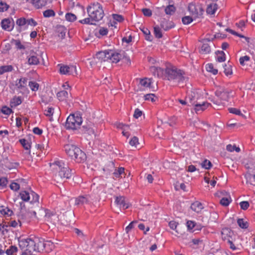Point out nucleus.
I'll return each mask as SVG.
<instances>
[{
	"label": "nucleus",
	"mask_w": 255,
	"mask_h": 255,
	"mask_svg": "<svg viewBox=\"0 0 255 255\" xmlns=\"http://www.w3.org/2000/svg\"><path fill=\"white\" fill-rule=\"evenodd\" d=\"M89 17L79 20L82 24H95L103 18L104 12L102 5L99 2H94L87 7Z\"/></svg>",
	"instance_id": "f257e3e1"
},
{
	"label": "nucleus",
	"mask_w": 255,
	"mask_h": 255,
	"mask_svg": "<svg viewBox=\"0 0 255 255\" xmlns=\"http://www.w3.org/2000/svg\"><path fill=\"white\" fill-rule=\"evenodd\" d=\"M52 168L55 171L54 179L57 182H60L63 179L70 178L73 173L67 165L62 161H56L52 163Z\"/></svg>",
	"instance_id": "f03ea898"
},
{
	"label": "nucleus",
	"mask_w": 255,
	"mask_h": 255,
	"mask_svg": "<svg viewBox=\"0 0 255 255\" xmlns=\"http://www.w3.org/2000/svg\"><path fill=\"white\" fill-rule=\"evenodd\" d=\"M67 154L76 162L81 163L86 159V155L80 148L74 144H67L64 146Z\"/></svg>",
	"instance_id": "7ed1b4c3"
},
{
	"label": "nucleus",
	"mask_w": 255,
	"mask_h": 255,
	"mask_svg": "<svg viewBox=\"0 0 255 255\" xmlns=\"http://www.w3.org/2000/svg\"><path fill=\"white\" fill-rule=\"evenodd\" d=\"M165 75L168 80L176 83L183 82L186 79L185 76V72L175 67L166 68Z\"/></svg>",
	"instance_id": "20e7f679"
},
{
	"label": "nucleus",
	"mask_w": 255,
	"mask_h": 255,
	"mask_svg": "<svg viewBox=\"0 0 255 255\" xmlns=\"http://www.w3.org/2000/svg\"><path fill=\"white\" fill-rule=\"evenodd\" d=\"M82 119L79 114H70L67 118L65 128L67 129L76 130L80 128Z\"/></svg>",
	"instance_id": "39448f33"
},
{
	"label": "nucleus",
	"mask_w": 255,
	"mask_h": 255,
	"mask_svg": "<svg viewBox=\"0 0 255 255\" xmlns=\"http://www.w3.org/2000/svg\"><path fill=\"white\" fill-rule=\"evenodd\" d=\"M19 247L24 251L25 255H31L32 252H36V245L34 239L30 238L22 239L19 241Z\"/></svg>",
	"instance_id": "423d86ee"
},
{
	"label": "nucleus",
	"mask_w": 255,
	"mask_h": 255,
	"mask_svg": "<svg viewBox=\"0 0 255 255\" xmlns=\"http://www.w3.org/2000/svg\"><path fill=\"white\" fill-rule=\"evenodd\" d=\"M188 9L194 19L200 17L203 14V9L199 4L190 3L188 5Z\"/></svg>",
	"instance_id": "0eeeda50"
},
{
	"label": "nucleus",
	"mask_w": 255,
	"mask_h": 255,
	"mask_svg": "<svg viewBox=\"0 0 255 255\" xmlns=\"http://www.w3.org/2000/svg\"><path fill=\"white\" fill-rule=\"evenodd\" d=\"M21 199L24 201H29L30 203L38 202L39 196L33 191L30 192L22 191L20 193Z\"/></svg>",
	"instance_id": "6e6552de"
},
{
	"label": "nucleus",
	"mask_w": 255,
	"mask_h": 255,
	"mask_svg": "<svg viewBox=\"0 0 255 255\" xmlns=\"http://www.w3.org/2000/svg\"><path fill=\"white\" fill-rule=\"evenodd\" d=\"M59 66V72L63 75H77L76 67L73 65H65L63 64H58Z\"/></svg>",
	"instance_id": "1a4fd4ad"
},
{
	"label": "nucleus",
	"mask_w": 255,
	"mask_h": 255,
	"mask_svg": "<svg viewBox=\"0 0 255 255\" xmlns=\"http://www.w3.org/2000/svg\"><path fill=\"white\" fill-rule=\"evenodd\" d=\"M1 26L5 30L10 31L14 26V22L12 19L4 18L1 22Z\"/></svg>",
	"instance_id": "9d476101"
},
{
	"label": "nucleus",
	"mask_w": 255,
	"mask_h": 255,
	"mask_svg": "<svg viewBox=\"0 0 255 255\" xmlns=\"http://www.w3.org/2000/svg\"><path fill=\"white\" fill-rule=\"evenodd\" d=\"M222 238L224 241H228L235 238L234 232L229 228H226L222 229L221 232Z\"/></svg>",
	"instance_id": "9b49d317"
},
{
	"label": "nucleus",
	"mask_w": 255,
	"mask_h": 255,
	"mask_svg": "<svg viewBox=\"0 0 255 255\" xmlns=\"http://www.w3.org/2000/svg\"><path fill=\"white\" fill-rule=\"evenodd\" d=\"M202 45L200 50V53L202 54H207L211 52V46L210 43L211 41L209 39H203L202 40Z\"/></svg>",
	"instance_id": "f8f14e48"
},
{
	"label": "nucleus",
	"mask_w": 255,
	"mask_h": 255,
	"mask_svg": "<svg viewBox=\"0 0 255 255\" xmlns=\"http://www.w3.org/2000/svg\"><path fill=\"white\" fill-rule=\"evenodd\" d=\"M110 50L100 51L97 53L96 57L101 62H109Z\"/></svg>",
	"instance_id": "ddd939ff"
},
{
	"label": "nucleus",
	"mask_w": 255,
	"mask_h": 255,
	"mask_svg": "<svg viewBox=\"0 0 255 255\" xmlns=\"http://www.w3.org/2000/svg\"><path fill=\"white\" fill-rule=\"evenodd\" d=\"M115 202L120 208H122L124 210L128 209L129 206V204L126 202V199L124 196L117 197Z\"/></svg>",
	"instance_id": "4468645a"
},
{
	"label": "nucleus",
	"mask_w": 255,
	"mask_h": 255,
	"mask_svg": "<svg viewBox=\"0 0 255 255\" xmlns=\"http://www.w3.org/2000/svg\"><path fill=\"white\" fill-rule=\"evenodd\" d=\"M122 58V55L114 50H110L109 62L117 63Z\"/></svg>",
	"instance_id": "2eb2a0df"
},
{
	"label": "nucleus",
	"mask_w": 255,
	"mask_h": 255,
	"mask_svg": "<svg viewBox=\"0 0 255 255\" xmlns=\"http://www.w3.org/2000/svg\"><path fill=\"white\" fill-rule=\"evenodd\" d=\"M27 83V78L26 77H21L16 80L15 86L19 89L24 90L26 89Z\"/></svg>",
	"instance_id": "dca6fc26"
},
{
	"label": "nucleus",
	"mask_w": 255,
	"mask_h": 255,
	"mask_svg": "<svg viewBox=\"0 0 255 255\" xmlns=\"http://www.w3.org/2000/svg\"><path fill=\"white\" fill-rule=\"evenodd\" d=\"M90 202V196L89 195L80 196L75 199V205H83L88 204Z\"/></svg>",
	"instance_id": "f3484780"
},
{
	"label": "nucleus",
	"mask_w": 255,
	"mask_h": 255,
	"mask_svg": "<svg viewBox=\"0 0 255 255\" xmlns=\"http://www.w3.org/2000/svg\"><path fill=\"white\" fill-rule=\"evenodd\" d=\"M211 106V104L208 102H203L202 104H196L195 105L194 110L197 113L198 112L203 111Z\"/></svg>",
	"instance_id": "a211bd4d"
},
{
	"label": "nucleus",
	"mask_w": 255,
	"mask_h": 255,
	"mask_svg": "<svg viewBox=\"0 0 255 255\" xmlns=\"http://www.w3.org/2000/svg\"><path fill=\"white\" fill-rule=\"evenodd\" d=\"M45 220L52 223L53 224H55L56 222L58 221V216L56 214L54 213H47L45 216Z\"/></svg>",
	"instance_id": "6ab92c4d"
},
{
	"label": "nucleus",
	"mask_w": 255,
	"mask_h": 255,
	"mask_svg": "<svg viewBox=\"0 0 255 255\" xmlns=\"http://www.w3.org/2000/svg\"><path fill=\"white\" fill-rule=\"evenodd\" d=\"M191 209L194 212L199 213L203 209V206L200 202L196 201L191 204Z\"/></svg>",
	"instance_id": "aec40b11"
},
{
	"label": "nucleus",
	"mask_w": 255,
	"mask_h": 255,
	"mask_svg": "<svg viewBox=\"0 0 255 255\" xmlns=\"http://www.w3.org/2000/svg\"><path fill=\"white\" fill-rule=\"evenodd\" d=\"M150 71L154 77H159L163 74V69L160 67L151 66L150 67Z\"/></svg>",
	"instance_id": "412c9836"
},
{
	"label": "nucleus",
	"mask_w": 255,
	"mask_h": 255,
	"mask_svg": "<svg viewBox=\"0 0 255 255\" xmlns=\"http://www.w3.org/2000/svg\"><path fill=\"white\" fill-rule=\"evenodd\" d=\"M0 213L5 217H9L13 214V212L7 207L0 206Z\"/></svg>",
	"instance_id": "4be33fe9"
},
{
	"label": "nucleus",
	"mask_w": 255,
	"mask_h": 255,
	"mask_svg": "<svg viewBox=\"0 0 255 255\" xmlns=\"http://www.w3.org/2000/svg\"><path fill=\"white\" fill-rule=\"evenodd\" d=\"M34 242L36 245V252H40L41 250H43L45 244H44L43 241H41L39 238H35Z\"/></svg>",
	"instance_id": "5701e85b"
},
{
	"label": "nucleus",
	"mask_w": 255,
	"mask_h": 255,
	"mask_svg": "<svg viewBox=\"0 0 255 255\" xmlns=\"http://www.w3.org/2000/svg\"><path fill=\"white\" fill-rule=\"evenodd\" d=\"M217 9V5L215 3H211L208 4L206 11L207 13L210 14H213L215 13Z\"/></svg>",
	"instance_id": "b1692460"
},
{
	"label": "nucleus",
	"mask_w": 255,
	"mask_h": 255,
	"mask_svg": "<svg viewBox=\"0 0 255 255\" xmlns=\"http://www.w3.org/2000/svg\"><path fill=\"white\" fill-rule=\"evenodd\" d=\"M39 63V58L34 55H30L28 58V63L31 65H36Z\"/></svg>",
	"instance_id": "393cba45"
},
{
	"label": "nucleus",
	"mask_w": 255,
	"mask_h": 255,
	"mask_svg": "<svg viewBox=\"0 0 255 255\" xmlns=\"http://www.w3.org/2000/svg\"><path fill=\"white\" fill-rule=\"evenodd\" d=\"M151 84V80L148 78H144L141 79L139 82V84L141 87H142L144 89L150 88Z\"/></svg>",
	"instance_id": "a878e982"
},
{
	"label": "nucleus",
	"mask_w": 255,
	"mask_h": 255,
	"mask_svg": "<svg viewBox=\"0 0 255 255\" xmlns=\"http://www.w3.org/2000/svg\"><path fill=\"white\" fill-rule=\"evenodd\" d=\"M232 201L230 195L227 194L226 197L222 198L220 203L224 206H228Z\"/></svg>",
	"instance_id": "bb28decb"
},
{
	"label": "nucleus",
	"mask_w": 255,
	"mask_h": 255,
	"mask_svg": "<svg viewBox=\"0 0 255 255\" xmlns=\"http://www.w3.org/2000/svg\"><path fill=\"white\" fill-rule=\"evenodd\" d=\"M176 10V7L173 5H169L165 8V12L167 15H173Z\"/></svg>",
	"instance_id": "cd10ccee"
},
{
	"label": "nucleus",
	"mask_w": 255,
	"mask_h": 255,
	"mask_svg": "<svg viewBox=\"0 0 255 255\" xmlns=\"http://www.w3.org/2000/svg\"><path fill=\"white\" fill-rule=\"evenodd\" d=\"M160 26L164 30L167 31L174 27V25L171 22L167 21H163L160 24Z\"/></svg>",
	"instance_id": "c85d7f7f"
},
{
	"label": "nucleus",
	"mask_w": 255,
	"mask_h": 255,
	"mask_svg": "<svg viewBox=\"0 0 255 255\" xmlns=\"http://www.w3.org/2000/svg\"><path fill=\"white\" fill-rule=\"evenodd\" d=\"M13 70V67L11 65H3L0 67V75H2L5 72H11Z\"/></svg>",
	"instance_id": "c756f323"
},
{
	"label": "nucleus",
	"mask_w": 255,
	"mask_h": 255,
	"mask_svg": "<svg viewBox=\"0 0 255 255\" xmlns=\"http://www.w3.org/2000/svg\"><path fill=\"white\" fill-rule=\"evenodd\" d=\"M29 3H31L36 8H41L43 4V2L41 0H26Z\"/></svg>",
	"instance_id": "7c9ffc66"
},
{
	"label": "nucleus",
	"mask_w": 255,
	"mask_h": 255,
	"mask_svg": "<svg viewBox=\"0 0 255 255\" xmlns=\"http://www.w3.org/2000/svg\"><path fill=\"white\" fill-rule=\"evenodd\" d=\"M68 92L66 91H61L57 94V97L59 101H63L68 97Z\"/></svg>",
	"instance_id": "2f4dec72"
},
{
	"label": "nucleus",
	"mask_w": 255,
	"mask_h": 255,
	"mask_svg": "<svg viewBox=\"0 0 255 255\" xmlns=\"http://www.w3.org/2000/svg\"><path fill=\"white\" fill-rule=\"evenodd\" d=\"M206 69L208 72L216 75L218 73V70L214 68V65L212 63H208L206 65Z\"/></svg>",
	"instance_id": "473e14b6"
},
{
	"label": "nucleus",
	"mask_w": 255,
	"mask_h": 255,
	"mask_svg": "<svg viewBox=\"0 0 255 255\" xmlns=\"http://www.w3.org/2000/svg\"><path fill=\"white\" fill-rule=\"evenodd\" d=\"M216 60L219 62H223L226 60L225 54L223 51H219L217 53Z\"/></svg>",
	"instance_id": "72a5a7b5"
},
{
	"label": "nucleus",
	"mask_w": 255,
	"mask_h": 255,
	"mask_svg": "<svg viewBox=\"0 0 255 255\" xmlns=\"http://www.w3.org/2000/svg\"><path fill=\"white\" fill-rule=\"evenodd\" d=\"M125 173V168L124 167H119L118 169H116L113 173L116 178H120L121 175Z\"/></svg>",
	"instance_id": "f704fd0d"
},
{
	"label": "nucleus",
	"mask_w": 255,
	"mask_h": 255,
	"mask_svg": "<svg viewBox=\"0 0 255 255\" xmlns=\"http://www.w3.org/2000/svg\"><path fill=\"white\" fill-rule=\"evenodd\" d=\"M19 141L24 149L28 150L30 148L31 145L30 143L25 139H20L19 140Z\"/></svg>",
	"instance_id": "c9c22d12"
},
{
	"label": "nucleus",
	"mask_w": 255,
	"mask_h": 255,
	"mask_svg": "<svg viewBox=\"0 0 255 255\" xmlns=\"http://www.w3.org/2000/svg\"><path fill=\"white\" fill-rule=\"evenodd\" d=\"M21 103L22 101L20 97H14L10 102L11 104L14 107L19 105Z\"/></svg>",
	"instance_id": "e433bc0d"
},
{
	"label": "nucleus",
	"mask_w": 255,
	"mask_h": 255,
	"mask_svg": "<svg viewBox=\"0 0 255 255\" xmlns=\"http://www.w3.org/2000/svg\"><path fill=\"white\" fill-rule=\"evenodd\" d=\"M224 69V72L226 76L231 75L233 74L232 66L230 65L225 64Z\"/></svg>",
	"instance_id": "4c0bfd02"
},
{
	"label": "nucleus",
	"mask_w": 255,
	"mask_h": 255,
	"mask_svg": "<svg viewBox=\"0 0 255 255\" xmlns=\"http://www.w3.org/2000/svg\"><path fill=\"white\" fill-rule=\"evenodd\" d=\"M53 113H54V108H53L52 107H48L47 109L45 110L44 111V115L50 118V121L52 120V117L53 115Z\"/></svg>",
	"instance_id": "58836bf2"
},
{
	"label": "nucleus",
	"mask_w": 255,
	"mask_h": 255,
	"mask_svg": "<svg viewBox=\"0 0 255 255\" xmlns=\"http://www.w3.org/2000/svg\"><path fill=\"white\" fill-rule=\"evenodd\" d=\"M28 86L32 91H37L39 88V84L35 81H30Z\"/></svg>",
	"instance_id": "ea45409f"
},
{
	"label": "nucleus",
	"mask_w": 255,
	"mask_h": 255,
	"mask_svg": "<svg viewBox=\"0 0 255 255\" xmlns=\"http://www.w3.org/2000/svg\"><path fill=\"white\" fill-rule=\"evenodd\" d=\"M193 19H195L194 17L190 16H185L182 18V21L184 24H189L191 23Z\"/></svg>",
	"instance_id": "a19ab883"
},
{
	"label": "nucleus",
	"mask_w": 255,
	"mask_h": 255,
	"mask_svg": "<svg viewBox=\"0 0 255 255\" xmlns=\"http://www.w3.org/2000/svg\"><path fill=\"white\" fill-rule=\"evenodd\" d=\"M169 226L171 229L175 231V232L177 234H179V232L177 230V226L178 225V223L176 222L175 221H171L169 222Z\"/></svg>",
	"instance_id": "79ce46f5"
},
{
	"label": "nucleus",
	"mask_w": 255,
	"mask_h": 255,
	"mask_svg": "<svg viewBox=\"0 0 255 255\" xmlns=\"http://www.w3.org/2000/svg\"><path fill=\"white\" fill-rule=\"evenodd\" d=\"M43 14L44 17L48 18L54 16L55 15V13L52 9H47L43 11Z\"/></svg>",
	"instance_id": "37998d69"
},
{
	"label": "nucleus",
	"mask_w": 255,
	"mask_h": 255,
	"mask_svg": "<svg viewBox=\"0 0 255 255\" xmlns=\"http://www.w3.org/2000/svg\"><path fill=\"white\" fill-rule=\"evenodd\" d=\"M76 16L72 13H67L65 15L66 19L70 22H73L76 19Z\"/></svg>",
	"instance_id": "c03bdc74"
},
{
	"label": "nucleus",
	"mask_w": 255,
	"mask_h": 255,
	"mask_svg": "<svg viewBox=\"0 0 255 255\" xmlns=\"http://www.w3.org/2000/svg\"><path fill=\"white\" fill-rule=\"evenodd\" d=\"M26 20L25 18L20 17L16 21V24L20 27H22L26 25Z\"/></svg>",
	"instance_id": "a18cd8bd"
},
{
	"label": "nucleus",
	"mask_w": 255,
	"mask_h": 255,
	"mask_svg": "<svg viewBox=\"0 0 255 255\" xmlns=\"http://www.w3.org/2000/svg\"><path fill=\"white\" fill-rule=\"evenodd\" d=\"M154 34L156 38H160L162 37V34L158 26H156L154 27Z\"/></svg>",
	"instance_id": "49530a36"
},
{
	"label": "nucleus",
	"mask_w": 255,
	"mask_h": 255,
	"mask_svg": "<svg viewBox=\"0 0 255 255\" xmlns=\"http://www.w3.org/2000/svg\"><path fill=\"white\" fill-rule=\"evenodd\" d=\"M122 128L123 129V135L126 136L127 137H128L130 135V133L128 132V129H129V126L123 125Z\"/></svg>",
	"instance_id": "de8ad7c7"
},
{
	"label": "nucleus",
	"mask_w": 255,
	"mask_h": 255,
	"mask_svg": "<svg viewBox=\"0 0 255 255\" xmlns=\"http://www.w3.org/2000/svg\"><path fill=\"white\" fill-rule=\"evenodd\" d=\"M26 25L27 27L28 26H30L31 27H35L37 25V22L33 18H28L26 20Z\"/></svg>",
	"instance_id": "09e8293b"
},
{
	"label": "nucleus",
	"mask_w": 255,
	"mask_h": 255,
	"mask_svg": "<svg viewBox=\"0 0 255 255\" xmlns=\"http://www.w3.org/2000/svg\"><path fill=\"white\" fill-rule=\"evenodd\" d=\"M144 100L146 101L154 102L155 101V96L153 94H148L144 96Z\"/></svg>",
	"instance_id": "8fccbe9b"
},
{
	"label": "nucleus",
	"mask_w": 255,
	"mask_h": 255,
	"mask_svg": "<svg viewBox=\"0 0 255 255\" xmlns=\"http://www.w3.org/2000/svg\"><path fill=\"white\" fill-rule=\"evenodd\" d=\"M17 251V247L15 246H10L9 249L6 251V254L7 255H12L14 253Z\"/></svg>",
	"instance_id": "3c124183"
},
{
	"label": "nucleus",
	"mask_w": 255,
	"mask_h": 255,
	"mask_svg": "<svg viewBox=\"0 0 255 255\" xmlns=\"http://www.w3.org/2000/svg\"><path fill=\"white\" fill-rule=\"evenodd\" d=\"M9 6L6 2L1 1L0 2V12H4L6 11Z\"/></svg>",
	"instance_id": "603ef678"
},
{
	"label": "nucleus",
	"mask_w": 255,
	"mask_h": 255,
	"mask_svg": "<svg viewBox=\"0 0 255 255\" xmlns=\"http://www.w3.org/2000/svg\"><path fill=\"white\" fill-rule=\"evenodd\" d=\"M129 144L132 146L137 147L139 144L138 139L136 136H133L129 142Z\"/></svg>",
	"instance_id": "864d4df0"
},
{
	"label": "nucleus",
	"mask_w": 255,
	"mask_h": 255,
	"mask_svg": "<svg viewBox=\"0 0 255 255\" xmlns=\"http://www.w3.org/2000/svg\"><path fill=\"white\" fill-rule=\"evenodd\" d=\"M201 166L206 169H210L212 166L211 162L207 159H205L202 163Z\"/></svg>",
	"instance_id": "5fc2aeb1"
},
{
	"label": "nucleus",
	"mask_w": 255,
	"mask_h": 255,
	"mask_svg": "<svg viewBox=\"0 0 255 255\" xmlns=\"http://www.w3.org/2000/svg\"><path fill=\"white\" fill-rule=\"evenodd\" d=\"M0 111L2 114L6 115H9L12 113V110L6 106L2 107Z\"/></svg>",
	"instance_id": "6e6d98bb"
},
{
	"label": "nucleus",
	"mask_w": 255,
	"mask_h": 255,
	"mask_svg": "<svg viewBox=\"0 0 255 255\" xmlns=\"http://www.w3.org/2000/svg\"><path fill=\"white\" fill-rule=\"evenodd\" d=\"M238 225L243 229H246L248 228L247 222H246L243 219H239L237 221Z\"/></svg>",
	"instance_id": "4d7b16f0"
},
{
	"label": "nucleus",
	"mask_w": 255,
	"mask_h": 255,
	"mask_svg": "<svg viewBox=\"0 0 255 255\" xmlns=\"http://www.w3.org/2000/svg\"><path fill=\"white\" fill-rule=\"evenodd\" d=\"M250 60V57L249 56L246 55L241 57L239 59V62L241 65L244 66L245 65V62H248Z\"/></svg>",
	"instance_id": "13d9d810"
},
{
	"label": "nucleus",
	"mask_w": 255,
	"mask_h": 255,
	"mask_svg": "<svg viewBox=\"0 0 255 255\" xmlns=\"http://www.w3.org/2000/svg\"><path fill=\"white\" fill-rule=\"evenodd\" d=\"M246 40L249 46L255 49V38L250 40L249 38H246Z\"/></svg>",
	"instance_id": "bf43d9fd"
},
{
	"label": "nucleus",
	"mask_w": 255,
	"mask_h": 255,
	"mask_svg": "<svg viewBox=\"0 0 255 255\" xmlns=\"http://www.w3.org/2000/svg\"><path fill=\"white\" fill-rule=\"evenodd\" d=\"M141 11H142L143 15L145 16L150 17L152 15V11L149 8H142L141 9Z\"/></svg>",
	"instance_id": "052dcab7"
},
{
	"label": "nucleus",
	"mask_w": 255,
	"mask_h": 255,
	"mask_svg": "<svg viewBox=\"0 0 255 255\" xmlns=\"http://www.w3.org/2000/svg\"><path fill=\"white\" fill-rule=\"evenodd\" d=\"M14 43L17 49H24L25 48L24 46L21 44L19 40H14Z\"/></svg>",
	"instance_id": "680f3d73"
},
{
	"label": "nucleus",
	"mask_w": 255,
	"mask_h": 255,
	"mask_svg": "<svg viewBox=\"0 0 255 255\" xmlns=\"http://www.w3.org/2000/svg\"><path fill=\"white\" fill-rule=\"evenodd\" d=\"M229 111L230 113H232L237 115H242L241 111L237 108H230L229 109Z\"/></svg>",
	"instance_id": "e2e57ef3"
},
{
	"label": "nucleus",
	"mask_w": 255,
	"mask_h": 255,
	"mask_svg": "<svg viewBox=\"0 0 255 255\" xmlns=\"http://www.w3.org/2000/svg\"><path fill=\"white\" fill-rule=\"evenodd\" d=\"M241 208L242 210H246L249 207V203L248 201H242L240 203Z\"/></svg>",
	"instance_id": "0e129e2a"
},
{
	"label": "nucleus",
	"mask_w": 255,
	"mask_h": 255,
	"mask_svg": "<svg viewBox=\"0 0 255 255\" xmlns=\"http://www.w3.org/2000/svg\"><path fill=\"white\" fill-rule=\"evenodd\" d=\"M99 33L101 36L106 35L108 33V29L106 27H100L99 30Z\"/></svg>",
	"instance_id": "69168bd1"
},
{
	"label": "nucleus",
	"mask_w": 255,
	"mask_h": 255,
	"mask_svg": "<svg viewBox=\"0 0 255 255\" xmlns=\"http://www.w3.org/2000/svg\"><path fill=\"white\" fill-rule=\"evenodd\" d=\"M235 240V238H233L228 241H227V243L229 245L230 248L233 251H235L237 249V248L236 247V246L234 245L233 242Z\"/></svg>",
	"instance_id": "338daca9"
},
{
	"label": "nucleus",
	"mask_w": 255,
	"mask_h": 255,
	"mask_svg": "<svg viewBox=\"0 0 255 255\" xmlns=\"http://www.w3.org/2000/svg\"><path fill=\"white\" fill-rule=\"evenodd\" d=\"M10 188L11 190L17 191L19 189V185L15 182H12L10 185Z\"/></svg>",
	"instance_id": "774afa93"
}]
</instances>
